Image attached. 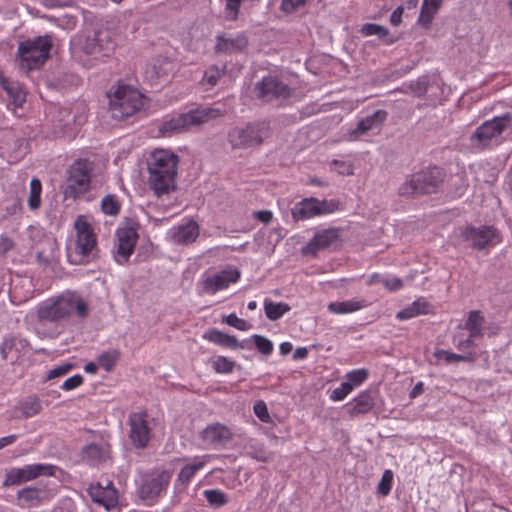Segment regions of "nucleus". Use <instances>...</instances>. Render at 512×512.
I'll return each mask as SVG.
<instances>
[{
	"mask_svg": "<svg viewBox=\"0 0 512 512\" xmlns=\"http://www.w3.org/2000/svg\"><path fill=\"white\" fill-rule=\"evenodd\" d=\"M178 163L179 156L171 151L158 149L151 153L148 161V184L157 197L168 195L177 189Z\"/></svg>",
	"mask_w": 512,
	"mask_h": 512,
	"instance_id": "obj_1",
	"label": "nucleus"
},
{
	"mask_svg": "<svg viewBox=\"0 0 512 512\" xmlns=\"http://www.w3.org/2000/svg\"><path fill=\"white\" fill-rule=\"evenodd\" d=\"M508 130H512V112H505L483 122L469 137L471 150L483 152L498 147L504 142V134Z\"/></svg>",
	"mask_w": 512,
	"mask_h": 512,
	"instance_id": "obj_2",
	"label": "nucleus"
},
{
	"mask_svg": "<svg viewBox=\"0 0 512 512\" xmlns=\"http://www.w3.org/2000/svg\"><path fill=\"white\" fill-rule=\"evenodd\" d=\"M446 177L445 170L439 166H429L410 174L399 186L398 194L405 198H417L437 193Z\"/></svg>",
	"mask_w": 512,
	"mask_h": 512,
	"instance_id": "obj_3",
	"label": "nucleus"
},
{
	"mask_svg": "<svg viewBox=\"0 0 512 512\" xmlns=\"http://www.w3.org/2000/svg\"><path fill=\"white\" fill-rule=\"evenodd\" d=\"M223 116L220 109L213 107H198L186 113L172 116L163 120L158 126V133L161 136H171L183 133L191 127L200 126L210 120Z\"/></svg>",
	"mask_w": 512,
	"mask_h": 512,
	"instance_id": "obj_4",
	"label": "nucleus"
},
{
	"mask_svg": "<svg viewBox=\"0 0 512 512\" xmlns=\"http://www.w3.org/2000/svg\"><path fill=\"white\" fill-rule=\"evenodd\" d=\"M107 97L111 117L117 121L127 119L143 107L142 94L126 84L112 86Z\"/></svg>",
	"mask_w": 512,
	"mask_h": 512,
	"instance_id": "obj_5",
	"label": "nucleus"
},
{
	"mask_svg": "<svg viewBox=\"0 0 512 512\" xmlns=\"http://www.w3.org/2000/svg\"><path fill=\"white\" fill-rule=\"evenodd\" d=\"M172 476V470L160 468L140 473L136 480L137 496L147 505H154L166 494Z\"/></svg>",
	"mask_w": 512,
	"mask_h": 512,
	"instance_id": "obj_6",
	"label": "nucleus"
},
{
	"mask_svg": "<svg viewBox=\"0 0 512 512\" xmlns=\"http://www.w3.org/2000/svg\"><path fill=\"white\" fill-rule=\"evenodd\" d=\"M272 134L268 121L249 122L228 131L227 141L232 149H251L261 146Z\"/></svg>",
	"mask_w": 512,
	"mask_h": 512,
	"instance_id": "obj_7",
	"label": "nucleus"
},
{
	"mask_svg": "<svg viewBox=\"0 0 512 512\" xmlns=\"http://www.w3.org/2000/svg\"><path fill=\"white\" fill-rule=\"evenodd\" d=\"M51 48L52 38L48 35L20 42L17 51L20 69L26 73L39 69L48 60Z\"/></svg>",
	"mask_w": 512,
	"mask_h": 512,
	"instance_id": "obj_8",
	"label": "nucleus"
},
{
	"mask_svg": "<svg viewBox=\"0 0 512 512\" xmlns=\"http://www.w3.org/2000/svg\"><path fill=\"white\" fill-rule=\"evenodd\" d=\"M93 169L94 164L88 159H78L71 164L63 186L65 199L75 200L89 191Z\"/></svg>",
	"mask_w": 512,
	"mask_h": 512,
	"instance_id": "obj_9",
	"label": "nucleus"
},
{
	"mask_svg": "<svg viewBox=\"0 0 512 512\" xmlns=\"http://www.w3.org/2000/svg\"><path fill=\"white\" fill-rule=\"evenodd\" d=\"M74 227L77 233L75 256L79 257V259H74L72 254L68 257L71 263L82 264L88 262L90 258L95 257L96 236L93 232V228L82 215L77 217Z\"/></svg>",
	"mask_w": 512,
	"mask_h": 512,
	"instance_id": "obj_10",
	"label": "nucleus"
},
{
	"mask_svg": "<svg viewBox=\"0 0 512 512\" xmlns=\"http://www.w3.org/2000/svg\"><path fill=\"white\" fill-rule=\"evenodd\" d=\"M56 466L50 464H30L21 468H12L5 475L3 486H14L36 479L39 476H53Z\"/></svg>",
	"mask_w": 512,
	"mask_h": 512,
	"instance_id": "obj_11",
	"label": "nucleus"
},
{
	"mask_svg": "<svg viewBox=\"0 0 512 512\" xmlns=\"http://www.w3.org/2000/svg\"><path fill=\"white\" fill-rule=\"evenodd\" d=\"M255 91L258 99L271 102L276 99H286L292 94L291 88L274 76H265L256 83Z\"/></svg>",
	"mask_w": 512,
	"mask_h": 512,
	"instance_id": "obj_12",
	"label": "nucleus"
},
{
	"mask_svg": "<svg viewBox=\"0 0 512 512\" xmlns=\"http://www.w3.org/2000/svg\"><path fill=\"white\" fill-rule=\"evenodd\" d=\"M130 426L129 439L137 449L147 447L151 439V428L148 425L146 412H133L128 417Z\"/></svg>",
	"mask_w": 512,
	"mask_h": 512,
	"instance_id": "obj_13",
	"label": "nucleus"
},
{
	"mask_svg": "<svg viewBox=\"0 0 512 512\" xmlns=\"http://www.w3.org/2000/svg\"><path fill=\"white\" fill-rule=\"evenodd\" d=\"M497 230L492 226H466L461 229L460 237L464 242H468L469 246L475 250L481 251L493 243L497 238Z\"/></svg>",
	"mask_w": 512,
	"mask_h": 512,
	"instance_id": "obj_14",
	"label": "nucleus"
},
{
	"mask_svg": "<svg viewBox=\"0 0 512 512\" xmlns=\"http://www.w3.org/2000/svg\"><path fill=\"white\" fill-rule=\"evenodd\" d=\"M70 315L71 304L66 300V295L59 296L51 302H44L37 309V319L40 322L57 323L67 319Z\"/></svg>",
	"mask_w": 512,
	"mask_h": 512,
	"instance_id": "obj_15",
	"label": "nucleus"
},
{
	"mask_svg": "<svg viewBox=\"0 0 512 512\" xmlns=\"http://www.w3.org/2000/svg\"><path fill=\"white\" fill-rule=\"evenodd\" d=\"M117 248L115 260L118 264H125L128 262L130 256L133 254L135 245L138 240L137 228L134 226H125L118 228L116 231Z\"/></svg>",
	"mask_w": 512,
	"mask_h": 512,
	"instance_id": "obj_16",
	"label": "nucleus"
},
{
	"mask_svg": "<svg viewBox=\"0 0 512 512\" xmlns=\"http://www.w3.org/2000/svg\"><path fill=\"white\" fill-rule=\"evenodd\" d=\"M240 276L241 272L237 268L223 269L203 279L201 293L213 295L228 288L231 283H236Z\"/></svg>",
	"mask_w": 512,
	"mask_h": 512,
	"instance_id": "obj_17",
	"label": "nucleus"
},
{
	"mask_svg": "<svg viewBox=\"0 0 512 512\" xmlns=\"http://www.w3.org/2000/svg\"><path fill=\"white\" fill-rule=\"evenodd\" d=\"M83 51L88 55L108 57L114 51V44L108 40V33L96 31L92 36H87L83 45Z\"/></svg>",
	"mask_w": 512,
	"mask_h": 512,
	"instance_id": "obj_18",
	"label": "nucleus"
},
{
	"mask_svg": "<svg viewBox=\"0 0 512 512\" xmlns=\"http://www.w3.org/2000/svg\"><path fill=\"white\" fill-rule=\"evenodd\" d=\"M249 41L246 33H238L234 37L226 34L216 36V44L214 50L218 54L240 53L248 47Z\"/></svg>",
	"mask_w": 512,
	"mask_h": 512,
	"instance_id": "obj_19",
	"label": "nucleus"
},
{
	"mask_svg": "<svg viewBox=\"0 0 512 512\" xmlns=\"http://www.w3.org/2000/svg\"><path fill=\"white\" fill-rule=\"evenodd\" d=\"M202 440L213 446H225L233 439L231 430L219 423H212L205 427L200 433Z\"/></svg>",
	"mask_w": 512,
	"mask_h": 512,
	"instance_id": "obj_20",
	"label": "nucleus"
},
{
	"mask_svg": "<svg viewBox=\"0 0 512 512\" xmlns=\"http://www.w3.org/2000/svg\"><path fill=\"white\" fill-rule=\"evenodd\" d=\"M88 493L93 502L105 507L107 510L115 507L118 503V492L113 487L112 482L108 483L105 487L99 483L91 485Z\"/></svg>",
	"mask_w": 512,
	"mask_h": 512,
	"instance_id": "obj_21",
	"label": "nucleus"
},
{
	"mask_svg": "<svg viewBox=\"0 0 512 512\" xmlns=\"http://www.w3.org/2000/svg\"><path fill=\"white\" fill-rule=\"evenodd\" d=\"M339 238L338 229L329 228L318 232L303 248L304 254L316 255L319 250L329 248Z\"/></svg>",
	"mask_w": 512,
	"mask_h": 512,
	"instance_id": "obj_22",
	"label": "nucleus"
},
{
	"mask_svg": "<svg viewBox=\"0 0 512 512\" xmlns=\"http://www.w3.org/2000/svg\"><path fill=\"white\" fill-rule=\"evenodd\" d=\"M82 459L90 466H98L110 459V445L108 443L87 444L82 449Z\"/></svg>",
	"mask_w": 512,
	"mask_h": 512,
	"instance_id": "obj_23",
	"label": "nucleus"
},
{
	"mask_svg": "<svg viewBox=\"0 0 512 512\" xmlns=\"http://www.w3.org/2000/svg\"><path fill=\"white\" fill-rule=\"evenodd\" d=\"M199 235L198 224L190 220L186 224L174 227L170 231L171 240L176 244L188 245L193 243Z\"/></svg>",
	"mask_w": 512,
	"mask_h": 512,
	"instance_id": "obj_24",
	"label": "nucleus"
},
{
	"mask_svg": "<svg viewBox=\"0 0 512 512\" xmlns=\"http://www.w3.org/2000/svg\"><path fill=\"white\" fill-rule=\"evenodd\" d=\"M387 115L388 113L385 110H376L373 114L358 121L356 128L351 131L350 135L358 137L366 134L368 131L380 129Z\"/></svg>",
	"mask_w": 512,
	"mask_h": 512,
	"instance_id": "obj_25",
	"label": "nucleus"
},
{
	"mask_svg": "<svg viewBox=\"0 0 512 512\" xmlns=\"http://www.w3.org/2000/svg\"><path fill=\"white\" fill-rule=\"evenodd\" d=\"M42 410L40 399L35 396H28L23 400L19 401L11 412V418L23 419L31 418L39 414Z\"/></svg>",
	"mask_w": 512,
	"mask_h": 512,
	"instance_id": "obj_26",
	"label": "nucleus"
},
{
	"mask_svg": "<svg viewBox=\"0 0 512 512\" xmlns=\"http://www.w3.org/2000/svg\"><path fill=\"white\" fill-rule=\"evenodd\" d=\"M203 337L207 339L208 341L217 344L219 346L229 348V349H244L248 347V344L250 340H244L242 342L238 341L237 338L233 335L226 334L222 331H219L217 329H210L208 330Z\"/></svg>",
	"mask_w": 512,
	"mask_h": 512,
	"instance_id": "obj_27",
	"label": "nucleus"
},
{
	"mask_svg": "<svg viewBox=\"0 0 512 512\" xmlns=\"http://www.w3.org/2000/svg\"><path fill=\"white\" fill-rule=\"evenodd\" d=\"M374 406V399L369 391L361 392L356 398L345 405L346 412L355 417L368 413Z\"/></svg>",
	"mask_w": 512,
	"mask_h": 512,
	"instance_id": "obj_28",
	"label": "nucleus"
},
{
	"mask_svg": "<svg viewBox=\"0 0 512 512\" xmlns=\"http://www.w3.org/2000/svg\"><path fill=\"white\" fill-rule=\"evenodd\" d=\"M29 346L30 344L27 339L9 335L6 336L0 344V355L3 360H6L8 354L15 351L18 354V358L21 354L27 353Z\"/></svg>",
	"mask_w": 512,
	"mask_h": 512,
	"instance_id": "obj_29",
	"label": "nucleus"
},
{
	"mask_svg": "<svg viewBox=\"0 0 512 512\" xmlns=\"http://www.w3.org/2000/svg\"><path fill=\"white\" fill-rule=\"evenodd\" d=\"M316 203H318V199L314 197L305 198L296 203L291 209L293 219L299 221L319 215V209Z\"/></svg>",
	"mask_w": 512,
	"mask_h": 512,
	"instance_id": "obj_30",
	"label": "nucleus"
},
{
	"mask_svg": "<svg viewBox=\"0 0 512 512\" xmlns=\"http://www.w3.org/2000/svg\"><path fill=\"white\" fill-rule=\"evenodd\" d=\"M47 497V491L41 486L25 487L17 492L19 502H24L27 506H33Z\"/></svg>",
	"mask_w": 512,
	"mask_h": 512,
	"instance_id": "obj_31",
	"label": "nucleus"
},
{
	"mask_svg": "<svg viewBox=\"0 0 512 512\" xmlns=\"http://www.w3.org/2000/svg\"><path fill=\"white\" fill-rule=\"evenodd\" d=\"M0 83L2 88L6 91L11 101L20 106L25 100L24 93L18 82L11 81L10 79L0 75Z\"/></svg>",
	"mask_w": 512,
	"mask_h": 512,
	"instance_id": "obj_32",
	"label": "nucleus"
},
{
	"mask_svg": "<svg viewBox=\"0 0 512 512\" xmlns=\"http://www.w3.org/2000/svg\"><path fill=\"white\" fill-rule=\"evenodd\" d=\"M429 304L421 299L414 301L409 306L405 307L396 314V318L399 320H408L418 315L427 314Z\"/></svg>",
	"mask_w": 512,
	"mask_h": 512,
	"instance_id": "obj_33",
	"label": "nucleus"
},
{
	"mask_svg": "<svg viewBox=\"0 0 512 512\" xmlns=\"http://www.w3.org/2000/svg\"><path fill=\"white\" fill-rule=\"evenodd\" d=\"M485 322L484 317L480 311L473 310L469 312L468 318L465 322V329L470 332L472 337L483 336V324Z\"/></svg>",
	"mask_w": 512,
	"mask_h": 512,
	"instance_id": "obj_34",
	"label": "nucleus"
},
{
	"mask_svg": "<svg viewBox=\"0 0 512 512\" xmlns=\"http://www.w3.org/2000/svg\"><path fill=\"white\" fill-rule=\"evenodd\" d=\"M291 307L284 302H273L269 299L264 301V311L266 317L271 321L280 319L285 313L289 312Z\"/></svg>",
	"mask_w": 512,
	"mask_h": 512,
	"instance_id": "obj_35",
	"label": "nucleus"
},
{
	"mask_svg": "<svg viewBox=\"0 0 512 512\" xmlns=\"http://www.w3.org/2000/svg\"><path fill=\"white\" fill-rule=\"evenodd\" d=\"M365 305H364V301H358V300H346V301H342V302H331L329 305H328V310L331 312V313H334V314H347V313H352V312H355L361 308H363Z\"/></svg>",
	"mask_w": 512,
	"mask_h": 512,
	"instance_id": "obj_36",
	"label": "nucleus"
},
{
	"mask_svg": "<svg viewBox=\"0 0 512 512\" xmlns=\"http://www.w3.org/2000/svg\"><path fill=\"white\" fill-rule=\"evenodd\" d=\"M361 33L365 36L377 35L379 39H383L387 45H391L395 42V38L389 36V30L379 24L366 23L362 26Z\"/></svg>",
	"mask_w": 512,
	"mask_h": 512,
	"instance_id": "obj_37",
	"label": "nucleus"
},
{
	"mask_svg": "<svg viewBox=\"0 0 512 512\" xmlns=\"http://www.w3.org/2000/svg\"><path fill=\"white\" fill-rule=\"evenodd\" d=\"M434 356L438 359H444L447 364L457 363V362H474L475 361V353L469 352L467 354H455L446 350H436Z\"/></svg>",
	"mask_w": 512,
	"mask_h": 512,
	"instance_id": "obj_38",
	"label": "nucleus"
},
{
	"mask_svg": "<svg viewBox=\"0 0 512 512\" xmlns=\"http://www.w3.org/2000/svg\"><path fill=\"white\" fill-rule=\"evenodd\" d=\"M42 184L37 178H33L30 182V194L28 198V206L32 210H36L41 205Z\"/></svg>",
	"mask_w": 512,
	"mask_h": 512,
	"instance_id": "obj_39",
	"label": "nucleus"
},
{
	"mask_svg": "<svg viewBox=\"0 0 512 512\" xmlns=\"http://www.w3.org/2000/svg\"><path fill=\"white\" fill-rule=\"evenodd\" d=\"M121 204L115 195L108 194L101 200V210L104 214L110 216H116L119 214Z\"/></svg>",
	"mask_w": 512,
	"mask_h": 512,
	"instance_id": "obj_40",
	"label": "nucleus"
},
{
	"mask_svg": "<svg viewBox=\"0 0 512 512\" xmlns=\"http://www.w3.org/2000/svg\"><path fill=\"white\" fill-rule=\"evenodd\" d=\"M205 465V461L199 460L194 464H189L184 466L179 474H178V480L182 484H187L191 481V479L194 477L195 473L202 469Z\"/></svg>",
	"mask_w": 512,
	"mask_h": 512,
	"instance_id": "obj_41",
	"label": "nucleus"
},
{
	"mask_svg": "<svg viewBox=\"0 0 512 512\" xmlns=\"http://www.w3.org/2000/svg\"><path fill=\"white\" fill-rule=\"evenodd\" d=\"M66 300L71 304V312L75 310L79 318L85 319L88 316V305L83 299L75 295H66Z\"/></svg>",
	"mask_w": 512,
	"mask_h": 512,
	"instance_id": "obj_42",
	"label": "nucleus"
},
{
	"mask_svg": "<svg viewBox=\"0 0 512 512\" xmlns=\"http://www.w3.org/2000/svg\"><path fill=\"white\" fill-rule=\"evenodd\" d=\"M226 65L222 68H219L217 65H212L206 69L203 75V81H205L210 86H215L219 79L225 74Z\"/></svg>",
	"mask_w": 512,
	"mask_h": 512,
	"instance_id": "obj_43",
	"label": "nucleus"
},
{
	"mask_svg": "<svg viewBox=\"0 0 512 512\" xmlns=\"http://www.w3.org/2000/svg\"><path fill=\"white\" fill-rule=\"evenodd\" d=\"M119 357L120 353L117 350L103 352L98 357V363L106 371H111L115 366L116 362L119 360Z\"/></svg>",
	"mask_w": 512,
	"mask_h": 512,
	"instance_id": "obj_44",
	"label": "nucleus"
},
{
	"mask_svg": "<svg viewBox=\"0 0 512 512\" xmlns=\"http://www.w3.org/2000/svg\"><path fill=\"white\" fill-rule=\"evenodd\" d=\"M204 495L211 506L221 507L228 502L227 495L217 489L206 490Z\"/></svg>",
	"mask_w": 512,
	"mask_h": 512,
	"instance_id": "obj_45",
	"label": "nucleus"
},
{
	"mask_svg": "<svg viewBox=\"0 0 512 512\" xmlns=\"http://www.w3.org/2000/svg\"><path fill=\"white\" fill-rule=\"evenodd\" d=\"M250 340H252L254 342L256 349L260 353H262L264 355H270L272 353L273 343L268 338H266L262 335L254 334L251 336Z\"/></svg>",
	"mask_w": 512,
	"mask_h": 512,
	"instance_id": "obj_46",
	"label": "nucleus"
},
{
	"mask_svg": "<svg viewBox=\"0 0 512 512\" xmlns=\"http://www.w3.org/2000/svg\"><path fill=\"white\" fill-rule=\"evenodd\" d=\"M235 362L225 356H218L213 362V368L217 373H231Z\"/></svg>",
	"mask_w": 512,
	"mask_h": 512,
	"instance_id": "obj_47",
	"label": "nucleus"
},
{
	"mask_svg": "<svg viewBox=\"0 0 512 512\" xmlns=\"http://www.w3.org/2000/svg\"><path fill=\"white\" fill-rule=\"evenodd\" d=\"M222 322L240 331H247L251 328V324H249L246 320L237 317V315L234 313H231L228 316H224Z\"/></svg>",
	"mask_w": 512,
	"mask_h": 512,
	"instance_id": "obj_48",
	"label": "nucleus"
},
{
	"mask_svg": "<svg viewBox=\"0 0 512 512\" xmlns=\"http://www.w3.org/2000/svg\"><path fill=\"white\" fill-rule=\"evenodd\" d=\"M248 455L260 462H268L272 458V454L268 452L263 446L252 445L249 447Z\"/></svg>",
	"mask_w": 512,
	"mask_h": 512,
	"instance_id": "obj_49",
	"label": "nucleus"
},
{
	"mask_svg": "<svg viewBox=\"0 0 512 512\" xmlns=\"http://www.w3.org/2000/svg\"><path fill=\"white\" fill-rule=\"evenodd\" d=\"M392 481L393 472L391 470H385L377 487L378 493L382 496L388 495L391 491Z\"/></svg>",
	"mask_w": 512,
	"mask_h": 512,
	"instance_id": "obj_50",
	"label": "nucleus"
},
{
	"mask_svg": "<svg viewBox=\"0 0 512 512\" xmlns=\"http://www.w3.org/2000/svg\"><path fill=\"white\" fill-rule=\"evenodd\" d=\"M317 207L319 209V215L323 214H330L333 213L340 208V202L336 199H330V200H319Z\"/></svg>",
	"mask_w": 512,
	"mask_h": 512,
	"instance_id": "obj_51",
	"label": "nucleus"
},
{
	"mask_svg": "<svg viewBox=\"0 0 512 512\" xmlns=\"http://www.w3.org/2000/svg\"><path fill=\"white\" fill-rule=\"evenodd\" d=\"M428 85H429L428 77L422 76V77H419L417 80L412 81L409 84V88L415 95L422 96L426 93Z\"/></svg>",
	"mask_w": 512,
	"mask_h": 512,
	"instance_id": "obj_52",
	"label": "nucleus"
},
{
	"mask_svg": "<svg viewBox=\"0 0 512 512\" xmlns=\"http://www.w3.org/2000/svg\"><path fill=\"white\" fill-rule=\"evenodd\" d=\"M368 377V371L366 369H356L347 374V382L352 384V387L360 385Z\"/></svg>",
	"mask_w": 512,
	"mask_h": 512,
	"instance_id": "obj_53",
	"label": "nucleus"
},
{
	"mask_svg": "<svg viewBox=\"0 0 512 512\" xmlns=\"http://www.w3.org/2000/svg\"><path fill=\"white\" fill-rule=\"evenodd\" d=\"M241 3V0H226L225 13L227 19L235 21L238 18Z\"/></svg>",
	"mask_w": 512,
	"mask_h": 512,
	"instance_id": "obj_54",
	"label": "nucleus"
},
{
	"mask_svg": "<svg viewBox=\"0 0 512 512\" xmlns=\"http://www.w3.org/2000/svg\"><path fill=\"white\" fill-rule=\"evenodd\" d=\"M353 390L352 384L346 382L341 383L340 387L334 389L331 394L333 401L343 400Z\"/></svg>",
	"mask_w": 512,
	"mask_h": 512,
	"instance_id": "obj_55",
	"label": "nucleus"
},
{
	"mask_svg": "<svg viewBox=\"0 0 512 512\" xmlns=\"http://www.w3.org/2000/svg\"><path fill=\"white\" fill-rule=\"evenodd\" d=\"M436 12L437 10H431V7H427L422 4L418 22L424 27H428L432 23Z\"/></svg>",
	"mask_w": 512,
	"mask_h": 512,
	"instance_id": "obj_56",
	"label": "nucleus"
},
{
	"mask_svg": "<svg viewBox=\"0 0 512 512\" xmlns=\"http://www.w3.org/2000/svg\"><path fill=\"white\" fill-rule=\"evenodd\" d=\"M73 367H74V365L72 363H63V364L51 369L48 372L46 379L51 380V379H55L57 377L63 376L65 374H67Z\"/></svg>",
	"mask_w": 512,
	"mask_h": 512,
	"instance_id": "obj_57",
	"label": "nucleus"
},
{
	"mask_svg": "<svg viewBox=\"0 0 512 512\" xmlns=\"http://www.w3.org/2000/svg\"><path fill=\"white\" fill-rule=\"evenodd\" d=\"M305 3L306 0H282L280 9L286 14H291Z\"/></svg>",
	"mask_w": 512,
	"mask_h": 512,
	"instance_id": "obj_58",
	"label": "nucleus"
},
{
	"mask_svg": "<svg viewBox=\"0 0 512 512\" xmlns=\"http://www.w3.org/2000/svg\"><path fill=\"white\" fill-rule=\"evenodd\" d=\"M83 383V377L80 374H76L68 379H66L61 388L66 391L73 390Z\"/></svg>",
	"mask_w": 512,
	"mask_h": 512,
	"instance_id": "obj_59",
	"label": "nucleus"
},
{
	"mask_svg": "<svg viewBox=\"0 0 512 512\" xmlns=\"http://www.w3.org/2000/svg\"><path fill=\"white\" fill-rule=\"evenodd\" d=\"M476 337H472L469 335L468 338L459 340L455 345L456 348L461 351L463 354H467L469 352H472L471 349L475 347L474 339Z\"/></svg>",
	"mask_w": 512,
	"mask_h": 512,
	"instance_id": "obj_60",
	"label": "nucleus"
},
{
	"mask_svg": "<svg viewBox=\"0 0 512 512\" xmlns=\"http://www.w3.org/2000/svg\"><path fill=\"white\" fill-rule=\"evenodd\" d=\"M254 413L263 422H268L270 419L267 406L263 401H258L254 405Z\"/></svg>",
	"mask_w": 512,
	"mask_h": 512,
	"instance_id": "obj_61",
	"label": "nucleus"
},
{
	"mask_svg": "<svg viewBox=\"0 0 512 512\" xmlns=\"http://www.w3.org/2000/svg\"><path fill=\"white\" fill-rule=\"evenodd\" d=\"M383 284L390 291H397L403 287V281L397 277L385 279Z\"/></svg>",
	"mask_w": 512,
	"mask_h": 512,
	"instance_id": "obj_62",
	"label": "nucleus"
},
{
	"mask_svg": "<svg viewBox=\"0 0 512 512\" xmlns=\"http://www.w3.org/2000/svg\"><path fill=\"white\" fill-rule=\"evenodd\" d=\"M404 9L403 7L399 6L397 7L392 14L390 15V23L393 26H398L402 22V15H403Z\"/></svg>",
	"mask_w": 512,
	"mask_h": 512,
	"instance_id": "obj_63",
	"label": "nucleus"
},
{
	"mask_svg": "<svg viewBox=\"0 0 512 512\" xmlns=\"http://www.w3.org/2000/svg\"><path fill=\"white\" fill-rule=\"evenodd\" d=\"M254 215L256 219L265 224L270 223L273 218L272 212L269 210L256 211Z\"/></svg>",
	"mask_w": 512,
	"mask_h": 512,
	"instance_id": "obj_64",
	"label": "nucleus"
}]
</instances>
